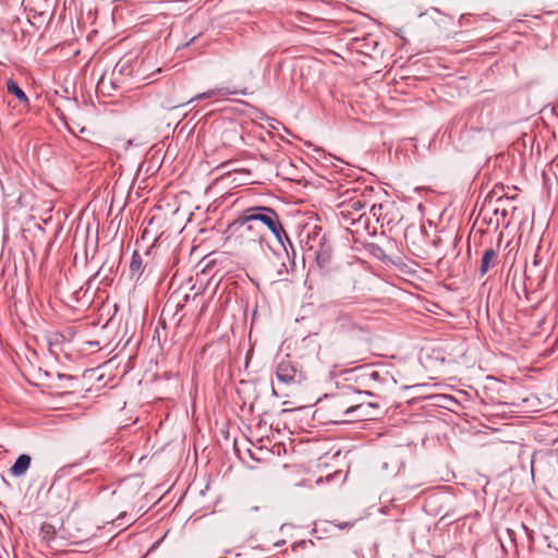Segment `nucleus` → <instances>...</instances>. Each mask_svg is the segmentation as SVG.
<instances>
[{
	"instance_id": "nucleus-1",
	"label": "nucleus",
	"mask_w": 558,
	"mask_h": 558,
	"mask_svg": "<svg viewBox=\"0 0 558 558\" xmlns=\"http://www.w3.org/2000/svg\"><path fill=\"white\" fill-rule=\"evenodd\" d=\"M348 373L354 374L355 380L367 389L344 385L329 397L330 408L342 412L343 415H351L356 410H363L361 405H355V402L362 396H374L372 390L378 388L387 380L378 371L373 369L368 365L353 368Z\"/></svg>"
},
{
	"instance_id": "nucleus-2",
	"label": "nucleus",
	"mask_w": 558,
	"mask_h": 558,
	"mask_svg": "<svg viewBox=\"0 0 558 558\" xmlns=\"http://www.w3.org/2000/svg\"><path fill=\"white\" fill-rule=\"evenodd\" d=\"M251 220L247 222H255L256 225L266 227L276 238L279 245L288 243L292 247V242L282 227L280 216L271 207L267 206H253L247 208Z\"/></svg>"
},
{
	"instance_id": "nucleus-3",
	"label": "nucleus",
	"mask_w": 558,
	"mask_h": 558,
	"mask_svg": "<svg viewBox=\"0 0 558 558\" xmlns=\"http://www.w3.org/2000/svg\"><path fill=\"white\" fill-rule=\"evenodd\" d=\"M250 213H247V208L243 211V214L234 219L231 223L228 225L226 230L229 240H233L239 244H243L245 242H258L262 244L265 241V234L262 229L255 222H247L251 220Z\"/></svg>"
},
{
	"instance_id": "nucleus-4",
	"label": "nucleus",
	"mask_w": 558,
	"mask_h": 558,
	"mask_svg": "<svg viewBox=\"0 0 558 558\" xmlns=\"http://www.w3.org/2000/svg\"><path fill=\"white\" fill-rule=\"evenodd\" d=\"M368 206V201L364 193L344 201L341 204V215L344 219L354 223L365 215V208Z\"/></svg>"
},
{
	"instance_id": "nucleus-5",
	"label": "nucleus",
	"mask_w": 558,
	"mask_h": 558,
	"mask_svg": "<svg viewBox=\"0 0 558 558\" xmlns=\"http://www.w3.org/2000/svg\"><path fill=\"white\" fill-rule=\"evenodd\" d=\"M282 253L275 252L278 257L283 255L280 267L277 269V278L278 280H288V275L294 271L295 267V251L294 247H290L288 243H283L280 245Z\"/></svg>"
},
{
	"instance_id": "nucleus-6",
	"label": "nucleus",
	"mask_w": 558,
	"mask_h": 558,
	"mask_svg": "<svg viewBox=\"0 0 558 558\" xmlns=\"http://www.w3.org/2000/svg\"><path fill=\"white\" fill-rule=\"evenodd\" d=\"M332 259V246L326 235L318 239V244L315 250V260L320 269H327Z\"/></svg>"
},
{
	"instance_id": "nucleus-7",
	"label": "nucleus",
	"mask_w": 558,
	"mask_h": 558,
	"mask_svg": "<svg viewBox=\"0 0 558 558\" xmlns=\"http://www.w3.org/2000/svg\"><path fill=\"white\" fill-rule=\"evenodd\" d=\"M501 238H502V234H500L498 238L497 247H499V245L501 243ZM497 260H498V248L487 247L483 252V255H482L481 266H480V275L481 276L486 275L490 268H493L497 265Z\"/></svg>"
},
{
	"instance_id": "nucleus-8",
	"label": "nucleus",
	"mask_w": 558,
	"mask_h": 558,
	"mask_svg": "<svg viewBox=\"0 0 558 558\" xmlns=\"http://www.w3.org/2000/svg\"><path fill=\"white\" fill-rule=\"evenodd\" d=\"M231 95H248L246 88L236 89L231 87H219L209 89L205 93L197 94L195 97L191 99V101L207 99L211 97H222V96H231Z\"/></svg>"
},
{
	"instance_id": "nucleus-9",
	"label": "nucleus",
	"mask_w": 558,
	"mask_h": 558,
	"mask_svg": "<svg viewBox=\"0 0 558 558\" xmlns=\"http://www.w3.org/2000/svg\"><path fill=\"white\" fill-rule=\"evenodd\" d=\"M296 368L291 361L282 360L276 367V377L282 384H292L295 381Z\"/></svg>"
},
{
	"instance_id": "nucleus-10",
	"label": "nucleus",
	"mask_w": 558,
	"mask_h": 558,
	"mask_svg": "<svg viewBox=\"0 0 558 558\" xmlns=\"http://www.w3.org/2000/svg\"><path fill=\"white\" fill-rule=\"evenodd\" d=\"M32 458L29 454L22 453L20 454L13 465L10 468V474L13 477L23 476L31 466Z\"/></svg>"
},
{
	"instance_id": "nucleus-11",
	"label": "nucleus",
	"mask_w": 558,
	"mask_h": 558,
	"mask_svg": "<svg viewBox=\"0 0 558 558\" xmlns=\"http://www.w3.org/2000/svg\"><path fill=\"white\" fill-rule=\"evenodd\" d=\"M143 263L144 262L142 255L137 251H134L131 256V262L129 266V272L132 279H135L137 281L142 277L146 268V266Z\"/></svg>"
},
{
	"instance_id": "nucleus-12",
	"label": "nucleus",
	"mask_w": 558,
	"mask_h": 558,
	"mask_svg": "<svg viewBox=\"0 0 558 558\" xmlns=\"http://www.w3.org/2000/svg\"><path fill=\"white\" fill-rule=\"evenodd\" d=\"M355 405H361L363 410H356L354 413H351L354 420L356 421H365L369 420L373 416V413L371 412L372 409H377V404L373 402L364 403L362 401V398L355 402Z\"/></svg>"
},
{
	"instance_id": "nucleus-13",
	"label": "nucleus",
	"mask_w": 558,
	"mask_h": 558,
	"mask_svg": "<svg viewBox=\"0 0 558 558\" xmlns=\"http://www.w3.org/2000/svg\"><path fill=\"white\" fill-rule=\"evenodd\" d=\"M337 323L340 325L341 328L345 330H350L352 332H362L364 331V328L361 324L354 322L350 314L348 313H341L339 314L337 318Z\"/></svg>"
},
{
	"instance_id": "nucleus-14",
	"label": "nucleus",
	"mask_w": 558,
	"mask_h": 558,
	"mask_svg": "<svg viewBox=\"0 0 558 558\" xmlns=\"http://www.w3.org/2000/svg\"><path fill=\"white\" fill-rule=\"evenodd\" d=\"M7 90L9 94L13 95L20 102H28V97L14 80L10 78L7 81Z\"/></svg>"
},
{
	"instance_id": "nucleus-15",
	"label": "nucleus",
	"mask_w": 558,
	"mask_h": 558,
	"mask_svg": "<svg viewBox=\"0 0 558 558\" xmlns=\"http://www.w3.org/2000/svg\"><path fill=\"white\" fill-rule=\"evenodd\" d=\"M367 250L372 256H374L375 258H377L381 262H386L388 259V256H387L385 250L378 244L371 243L368 245Z\"/></svg>"
},
{
	"instance_id": "nucleus-16",
	"label": "nucleus",
	"mask_w": 558,
	"mask_h": 558,
	"mask_svg": "<svg viewBox=\"0 0 558 558\" xmlns=\"http://www.w3.org/2000/svg\"><path fill=\"white\" fill-rule=\"evenodd\" d=\"M383 208V205L381 204H372L371 205V213L373 214L374 217H377V221L379 220V217H378V211Z\"/></svg>"
},
{
	"instance_id": "nucleus-17",
	"label": "nucleus",
	"mask_w": 558,
	"mask_h": 558,
	"mask_svg": "<svg viewBox=\"0 0 558 558\" xmlns=\"http://www.w3.org/2000/svg\"><path fill=\"white\" fill-rule=\"evenodd\" d=\"M101 268H102V266H101V267H99V269H98V270H97V271H96V272H95V274L89 278V280H88V281H92V280H93V279H95L96 277H98V275H99V272H100Z\"/></svg>"
},
{
	"instance_id": "nucleus-18",
	"label": "nucleus",
	"mask_w": 558,
	"mask_h": 558,
	"mask_svg": "<svg viewBox=\"0 0 558 558\" xmlns=\"http://www.w3.org/2000/svg\"><path fill=\"white\" fill-rule=\"evenodd\" d=\"M284 543H286V541L281 539V541H279V542H276V543H275V546H276V547H280V546H282Z\"/></svg>"
},
{
	"instance_id": "nucleus-19",
	"label": "nucleus",
	"mask_w": 558,
	"mask_h": 558,
	"mask_svg": "<svg viewBox=\"0 0 558 558\" xmlns=\"http://www.w3.org/2000/svg\"><path fill=\"white\" fill-rule=\"evenodd\" d=\"M500 216H502L505 218L507 216V211L505 209H502L500 213Z\"/></svg>"
},
{
	"instance_id": "nucleus-20",
	"label": "nucleus",
	"mask_w": 558,
	"mask_h": 558,
	"mask_svg": "<svg viewBox=\"0 0 558 558\" xmlns=\"http://www.w3.org/2000/svg\"><path fill=\"white\" fill-rule=\"evenodd\" d=\"M348 422H350V421L349 420H340V421H338V423H348Z\"/></svg>"
},
{
	"instance_id": "nucleus-21",
	"label": "nucleus",
	"mask_w": 558,
	"mask_h": 558,
	"mask_svg": "<svg viewBox=\"0 0 558 558\" xmlns=\"http://www.w3.org/2000/svg\"><path fill=\"white\" fill-rule=\"evenodd\" d=\"M464 19H465V16H464V15H462V16L460 17V24H462V23H463V20H464Z\"/></svg>"
},
{
	"instance_id": "nucleus-22",
	"label": "nucleus",
	"mask_w": 558,
	"mask_h": 558,
	"mask_svg": "<svg viewBox=\"0 0 558 558\" xmlns=\"http://www.w3.org/2000/svg\"><path fill=\"white\" fill-rule=\"evenodd\" d=\"M397 35L401 37V28H398Z\"/></svg>"
},
{
	"instance_id": "nucleus-23",
	"label": "nucleus",
	"mask_w": 558,
	"mask_h": 558,
	"mask_svg": "<svg viewBox=\"0 0 558 558\" xmlns=\"http://www.w3.org/2000/svg\"><path fill=\"white\" fill-rule=\"evenodd\" d=\"M397 35L401 37V28H398Z\"/></svg>"
},
{
	"instance_id": "nucleus-24",
	"label": "nucleus",
	"mask_w": 558,
	"mask_h": 558,
	"mask_svg": "<svg viewBox=\"0 0 558 558\" xmlns=\"http://www.w3.org/2000/svg\"><path fill=\"white\" fill-rule=\"evenodd\" d=\"M151 248H153V246H151V247H149V248L146 251V255H148V254L150 253V250H151Z\"/></svg>"
},
{
	"instance_id": "nucleus-25",
	"label": "nucleus",
	"mask_w": 558,
	"mask_h": 558,
	"mask_svg": "<svg viewBox=\"0 0 558 558\" xmlns=\"http://www.w3.org/2000/svg\"><path fill=\"white\" fill-rule=\"evenodd\" d=\"M206 310V305H204L201 310V313H203Z\"/></svg>"
},
{
	"instance_id": "nucleus-26",
	"label": "nucleus",
	"mask_w": 558,
	"mask_h": 558,
	"mask_svg": "<svg viewBox=\"0 0 558 558\" xmlns=\"http://www.w3.org/2000/svg\"><path fill=\"white\" fill-rule=\"evenodd\" d=\"M271 392H272L274 396H277V392H276L275 388H272Z\"/></svg>"
}]
</instances>
